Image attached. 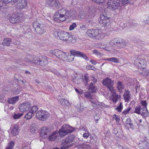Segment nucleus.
<instances>
[{"instance_id": "9", "label": "nucleus", "mask_w": 149, "mask_h": 149, "mask_svg": "<svg viewBox=\"0 0 149 149\" xmlns=\"http://www.w3.org/2000/svg\"><path fill=\"white\" fill-rule=\"evenodd\" d=\"M107 8L113 11L120 6V0H109L107 2Z\"/></svg>"}, {"instance_id": "10", "label": "nucleus", "mask_w": 149, "mask_h": 149, "mask_svg": "<svg viewBox=\"0 0 149 149\" xmlns=\"http://www.w3.org/2000/svg\"><path fill=\"white\" fill-rule=\"evenodd\" d=\"M54 34L57 36V38L60 40H67V38L69 36V33L65 31H63L60 30L55 31L54 32Z\"/></svg>"}, {"instance_id": "39", "label": "nucleus", "mask_w": 149, "mask_h": 149, "mask_svg": "<svg viewBox=\"0 0 149 149\" xmlns=\"http://www.w3.org/2000/svg\"><path fill=\"white\" fill-rule=\"evenodd\" d=\"M141 109L140 105H139L137 107H136L135 108V111H134V113H137L138 114H140Z\"/></svg>"}, {"instance_id": "6", "label": "nucleus", "mask_w": 149, "mask_h": 149, "mask_svg": "<svg viewBox=\"0 0 149 149\" xmlns=\"http://www.w3.org/2000/svg\"><path fill=\"white\" fill-rule=\"evenodd\" d=\"M33 27L34 28L35 31L38 34L42 35L45 32V25L43 24H40L37 21L33 22Z\"/></svg>"}, {"instance_id": "37", "label": "nucleus", "mask_w": 149, "mask_h": 149, "mask_svg": "<svg viewBox=\"0 0 149 149\" xmlns=\"http://www.w3.org/2000/svg\"><path fill=\"white\" fill-rule=\"evenodd\" d=\"M59 59L64 61H65L67 60V57L66 55V54L63 52L62 54L59 57Z\"/></svg>"}, {"instance_id": "30", "label": "nucleus", "mask_w": 149, "mask_h": 149, "mask_svg": "<svg viewBox=\"0 0 149 149\" xmlns=\"http://www.w3.org/2000/svg\"><path fill=\"white\" fill-rule=\"evenodd\" d=\"M112 93V100L113 102L115 104L117 102L118 97H120V95H117L115 92H114V91Z\"/></svg>"}, {"instance_id": "12", "label": "nucleus", "mask_w": 149, "mask_h": 149, "mask_svg": "<svg viewBox=\"0 0 149 149\" xmlns=\"http://www.w3.org/2000/svg\"><path fill=\"white\" fill-rule=\"evenodd\" d=\"M40 58L34 57L30 55H29L27 57L25 58V61L29 64H34L39 65Z\"/></svg>"}, {"instance_id": "24", "label": "nucleus", "mask_w": 149, "mask_h": 149, "mask_svg": "<svg viewBox=\"0 0 149 149\" xmlns=\"http://www.w3.org/2000/svg\"><path fill=\"white\" fill-rule=\"evenodd\" d=\"M63 51L58 49H55L50 51V52L52 54L56 56L57 58L59 59V57L62 54Z\"/></svg>"}, {"instance_id": "16", "label": "nucleus", "mask_w": 149, "mask_h": 149, "mask_svg": "<svg viewBox=\"0 0 149 149\" xmlns=\"http://www.w3.org/2000/svg\"><path fill=\"white\" fill-rule=\"evenodd\" d=\"M80 17L81 19L86 23H90L91 22V19L93 17V15L90 13H88L85 15H80Z\"/></svg>"}, {"instance_id": "50", "label": "nucleus", "mask_w": 149, "mask_h": 149, "mask_svg": "<svg viewBox=\"0 0 149 149\" xmlns=\"http://www.w3.org/2000/svg\"><path fill=\"white\" fill-rule=\"evenodd\" d=\"M140 103L141 105V106H143V107H147V103L146 100L141 101Z\"/></svg>"}, {"instance_id": "54", "label": "nucleus", "mask_w": 149, "mask_h": 149, "mask_svg": "<svg viewBox=\"0 0 149 149\" xmlns=\"http://www.w3.org/2000/svg\"><path fill=\"white\" fill-rule=\"evenodd\" d=\"M67 40H66V41H67L68 42H70V41H71L73 40V36L71 35H69V36H68V37L67 38Z\"/></svg>"}, {"instance_id": "31", "label": "nucleus", "mask_w": 149, "mask_h": 149, "mask_svg": "<svg viewBox=\"0 0 149 149\" xmlns=\"http://www.w3.org/2000/svg\"><path fill=\"white\" fill-rule=\"evenodd\" d=\"M60 102L61 104L63 106H68L69 105L68 101L65 99H61Z\"/></svg>"}, {"instance_id": "23", "label": "nucleus", "mask_w": 149, "mask_h": 149, "mask_svg": "<svg viewBox=\"0 0 149 149\" xmlns=\"http://www.w3.org/2000/svg\"><path fill=\"white\" fill-rule=\"evenodd\" d=\"M19 132V127L17 125H15L11 129V133L13 136L17 135Z\"/></svg>"}, {"instance_id": "15", "label": "nucleus", "mask_w": 149, "mask_h": 149, "mask_svg": "<svg viewBox=\"0 0 149 149\" xmlns=\"http://www.w3.org/2000/svg\"><path fill=\"white\" fill-rule=\"evenodd\" d=\"M135 64L137 66L140 68L144 69L146 63V61L142 59H136L135 61Z\"/></svg>"}, {"instance_id": "38", "label": "nucleus", "mask_w": 149, "mask_h": 149, "mask_svg": "<svg viewBox=\"0 0 149 149\" xmlns=\"http://www.w3.org/2000/svg\"><path fill=\"white\" fill-rule=\"evenodd\" d=\"M33 114H34L30 111L28 113L25 115L24 118L26 120L30 119Z\"/></svg>"}, {"instance_id": "42", "label": "nucleus", "mask_w": 149, "mask_h": 149, "mask_svg": "<svg viewBox=\"0 0 149 149\" xmlns=\"http://www.w3.org/2000/svg\"><path fill=\"white\" fill-rule=\"evenodd\" d=\"M84 95L86 98L89 100L90 101L91 99H93L92 98L91 95L89 93H84Z\"/></svg>"}, {"instance_id": "1", "label": "nucleus", "mask_w": 149, "mask_h": 149, "mask_svg": "<svg viewBox=\"0 0 149 149\" xmlns=\"http://www.w3.org/2000/svg\"><path fill=\"white\" fill-rule=\"evenodd\" d=\"M70 11L65 8H63L59 10L58 12H56L53 16L54 20L60 22L65 20L66 18L69 19L73 17Z\"/></svg>"}, {"instance_id": "57", "label": "nucleus", "mask_w": 149, "mask_h": 149, "mask_svg": "<svg viewBox=\"0 0 149 149\" xmlns=\"http://www.w3.org/2000/svg\"><path fill=\"white\" fill-rule=\"evenodd\" d=\"M84 78L85 84L86 85L88 82V77L86 75H85L84 76Z\"/></svg>"}, {"instance_id": "22", "label": "nucleus", "mask_w": 149, "mask_h": 149, "mask_svg": "<svg viewBox=\"0 0 149 149\" xmlns=\"http://www.w3.org/2000/svg\"><path fill=\"white\" fill-rule=\"evenodd\" d=\"M20 17L17 15H12L10 18V20L11 23L14 24L19 22L20 20Z\"/></svg>"}, {"instance_id": "5", "label": "nucleus", "mask_w": 149, "mask_h": 149, "mask_svg": "<svg viewBox=\"0 0 149 149\" xmlns=\"http://www.w3.org/2000/svg\"><path fill=\"white\" fill-rule=\"evenodd\" d=\"M74 130V128L68 125H63L61 128L59 130V134L61 137L64 136L68 133H71Z\"/></svg>"}, {"instance_id": "40", "label": "nucleus", "mask_w": 149, "mask_h": 149, "mask_svg": "<svg viewBox=\"0 0 149 149\" xmlns=\"http://www.w3.org/2000/svg\"><path fill=\"white\" fill-rule=\"evenodd\" d=\"M14 142L11 141L8 144V146L5 149H12L14 146Z\"/></svg>"}, {"instance_id": "36", "label": "nucleus", "mask_w": 149, "mask_h": 149, "mask_svg": "<svg viewBox=\"0 0 149 149\" xmlns=\"http://www.w3.org/2000/svg\"><path fill=\"white\" fill-rule=\"evenodd\" d=\"M90 101L92 103L93 106L96 107L97 106H99L100 105V102H98L97 101H96L93 100V99H91L90 100Z\"/></svg>"}, {"instance_id": "45", "label": "nucleus", "mask_w": 149, "mask_h": 149, "mask_svg": "<svg viewBox=\"0 0 149 149\" xmlns=\"http://www.w3.org/2000/svg\"><path fill=\"white\" fill-rule=\"evenodd\" d=\"M123 108L122 103L121 102H120L119 106L115 109V110H117L118 112H120L121 111Z\"/></svg>"}, {"instance_id": "3", "label": "nucleus", "mask_w": 149, "mask_h": 149, "mask_svg": "<svg viewBox=\"0 0 149 149\" xmlns=\"http://www.w3.org/2000/svg\"><path fill=\"white\" fill-rule=\"evenodd\" d=\"M105 11L102 13L100 15V23L102 24V25L106 29H109L110 27L111 20L110 18L109 17Z\"/></svg>"}, {"instance_id": "27", "label": "nucleus", "mask_w": 149, "mask_h": 149, "mask_svg": "<svg viewBox=\"0 0 149 149\" xmlns=\"http://www.w3.org/2000/svg\"><path fill=\"white\" fill-rule=\"evenodd\" d=\"M11 41V39L10 38H4L3 41L2 45L3 46H9L10 45Z\"/></svg>"}, {"instance_id": "34", "label": "nucleus", "mask_w": 149, "mask_h": 149, "mask_svg": "<svg viewBox=\"0 0 149 149\" xmlns=\"http://www.w3.org/2000/svg\"><path fill=\"white\" fill-rule=\"evenodd\" d=\"M106 60L108 61H111L116 63H118L119 62L118 59L115 57H112L107 58Z\"/></svg>"}, {"instance_id": "11", "label": "nucleus", "mask_w": 149, "mask_h": 149, "mask_svg": "<svg viewBox=\"0 0 149 149\" xmlns=\"http://www.w3.org/2000/svg\"><path fill=\"white\" fill-rule=\"evenodd\" d=\"M102 84L103 85L106 86L111 92L114 91L113 87L114 81L111 79L107 77L104 79L102 81Z\"/></svg>"}, {"instance_id": "43", "label": "nucleus", "mask_w": 149, "mask_h": 149, "mask_svg": "<svg viewBox=\"0 0 149 149\" xmlns=\"http://www.w3.org/2000/svg\"><path fill=\"white\" fill-rule=\"evenodd\" d=\"M31 110L30 111L32 112L33 114L35 113L38 109V106L36 105L33 106L31 108Z\"/></svg>"}, {"instance_id": "61", "label": "nucleus", "mask_w": 149, "mask_h": 149, "mask_svg": "<svg viewBox=\"0 0 149 149\" xmlns=\"http://www.w3.org/2000/svg\"><path fill=\"white\" fill-rule=\"evenodd\" d=\"M94 2L97 3H103L104 0H92Z\"/></svg>"}, {"instance_id": "19", "label": "nucleus", "mask_w": 149, "mask_h": 149, "mask_svg": "<svg viewBox=\"0 0 149 149\" xmlns=\"http://www.w3.org/2000/svg\"><path fill=\"white\" fill-rule=\"evenodd\" d=\"M75 138V136L73 135H69L68 137L65 139L62 143L64 145L69 144L73 141Z\"/></svg>"}, {"instance_id": "41", "label": "nucleus", "mask_w": 149, "mask_h": 149, "mask_svg": "<svg viewBox=\"0 0 149 149\" xmlns=\"http://www.w3.org/2000/svg\"><path fill=\"white\" fill-rule=\"evenodd\" d=\"M21 91V89L20 87V86H18L17 88H15L14 90H13V92L14 94L16 95H17L20 93Z\"/></svg>"}, {"instance_id": "58", "label": "nucleus", "mask_w": 149, "mask_h": 149, "mask_svg": "<svg viewBox=\"0 0 149 149\" xmlns=\"http://www.w3.org/2000/svg\"><path fill=\"white\" fill-rule=\"evenodd\" d=\"M88 67L89 68H88V69H91L94 70L96 69L95 68V67L91 65H89V66H86V68L87 69H88Z\"/></svg>"}, {"instance_id": "51", "label": "nucleus", "mask_w": 149, "mask_h": 149, "mask_svg": "<svg viewBox=\"0 0 149 149\" xmlns=\"http://www.w3.org/2000/svg\"><path fill=\"white\" fill-rule=\"evenodd\" d=\"M72 144H71L67 146H63L61 147V149H67L70 147L72 146Z\"/></svg>"}, {"instance_id": "7", "label": "nucleus", "mask_w": 149, "mask_h": 149, "mask_svg": "<svg viewBox=\"0 0 149 149\" xmlns=\"http://www.w3.org/2000/svg\"><path fill=\"white\" fill-rule=\"evenodd\" d=\"M46 5L50 8L54 9L55 7L57 9H59L61 7V4L58 0H46Z\"/></svg>"}, {"instance_id": "21", "label": "nucleus", "mask_w": 149, "mask_h": 149, "mask_svg": "<svg viewBox=\"0 0 149 149\" xmlns=\"http://www.w3.org/2000/svg\"><path fill=\"white\" fill-rule=\"evenodd\" d=\"M123 96L125 102H128L131 98L130 92L128 90H125Z\"/></svg>"}, {"instance_id": "8", "label": "nucleus", "mask_w": 149, "mask_h": 149, "mask_svg": "<svg viewBox=\"0 0 149 149\" xmlns=\"http://www.w3.org/2000/svg\"><path fill=\"white\" fill-rule=\"evenodd\" d=\"M36 118L39 120L45 121L48 119L49 116V114L47 111L41 110L36 112Z\"/></svg>"}, {"instance_id": "2", "label": "nucleus", "mask_w": 149, "mask_h": 149, "mask_svg": "<svg viewBox=\"0 0 149 149\" xmlns=\"http://www.w3.org/2000/svg\"><path fill=\"white\" fill-rule=\"evenodd\" d=\"M86 34L91 38L98 40L102 39L104 37V34L99 29H89L87 31Z\"/></svg>"}, {"instance_id": "26", "label": "nucleus", "mask_w": 149, "mask_h": 149, "mask_svg": "<svg viewBox=\"0 0 149 149\" xmlns=\"http://www.w3.org/2000/svg\"><path fill=\"white\" fill-rule=\"evenodd\" d=\"M116 87L118 91L121 93L124 89V86L122 82L119 81L117 83Z\"/></svg>"}, {"instance_id": "48", "label": "nucleus", "mask_w": 149, "mask_h": 149, "mask_svg": "<svg viewBox=\"0 0 149 149\" xmlns=\"http://www.w3.org/2000/svg\"><path fill=\"white\" fill-rule=\"evenodd\" d=\"M22 115V113H18L17 114H15L13 116V118L15 119L19 118Z\"/></svg>"}, {"instance_id": "59", "label": "nucleus", "mask_w": 149, "mask_h": 149, "mask_svg": "<svg viewBox=\"0 0 149 149\" xmlns=\"http://www.w3.org/2000/svg\"><path fill=\"white\" fill-rule=\"evenodd\" d=\"M90 134V133L89 132L87 133L85 132L84 133L83 135V136L84 138H87Z\"/></svg>"}, {"instance_id": "32", "label": "nucleus", "mask_w": 149, "mask_h": 149, "mask_svg": "<svg viewBox=\"0 0 149 149\" xmlns=\"http://www.w3.org/2000/svg\"><path fill=\"white\" fill-rule=\"evenodd\" d=\"M125 123L126 125H129L131 128L132 129L134 128L133 125L132 123V120L130 118H129L126 120Z\"/></svg>"}, {"instance_id": "35", "label": "nucleus", "mask_w": 149, "mask_h": 149, "mask_svg": "<svg viewBox=\"0 0 149 149\" xmlns=\"http://www.w3.org/2000/svg\"><path fill=\"white\" fill-rule=\"evenodd\" d=\"M4 1L5 0H3L0 1V9L1 10L6 8V4L8 3Z\"/></svg>"}, {"instance_id": "13", "label": "nucleus", "mask_w": 149, "mask_h": 149, "mask_svg": "<svg viewBox=\"0 0 149 149\" xmlns=\"http://www.w3.org/2000/svg\"><path fill=\"white\" fill-rule=\"evenodd\" d=\"M20 111L22 112L28 111L31 107V104L29 102H24L19 106Z\"/></svg>"}, {"instance_id": "25", "label": "nucleus", "mask_w": 149, "mask_h": 149, "mask_svg": "<svg viewBox=\"0 0 149 149\" xmlns=\"http://www.w3.org/2000/svg\"><path fill=\"white\" fill-rule=\"evenodd\" d=\"M47 63V61L45 56L39 58V65L41 66H45Z\"/></svg>"}, {"instance_id": "60", "label": "nucleus", "mask_w": 149, "mask_h": 149, "mask_svg": "<svg viewBox=\"0 0 149 149\" xmlns=\"http://www.w3.org/2000/svg\"><path fill=\"white\" fill-rule=\"evenodd\" d=\"M80 28L83 30H85L86 29V26L85 25L80 24Z\"/></svg>"}, {"instance_id": "56", "label": "nucleus", "mask_w": 149, "mask_h": 149, "mask_svg": "<svg viewBox=\"0 0 149 149\" xmlns=\"http://www.w3.org/2000/svg\"><path fill=\"white\" fill-rule=\"evenodd\" d=\"M113 118L114 119H115L116 121L119 122L120 120V118L118 116L116 115L113 116Z\"/></svg>"}, {"instance_id": "55", "label": "nucleus", "mask_w": 149, "mask_h": 149, "mask_svg": "<svg viewBox=\"0 0 149 149\" xmlns=\"http://www.w3.org/2000/svg\"><path fill=\"white\" fill-rule=\"evenodd\" d=\"M75 91L80 94H83L84 93V91L81 89H78L77 88H75Z\"/></svg>"}, {"instance_id": "29", "label": "nucleus", "mask_w": 149, "mask_h": 149, "mask_svg": "<svg viewBox=\"0 0 149 149\" xmlns=\"http://www.w3.org/2000/svg\"><path fill=\"white\" fill-rule=\"evenodd\" d=\"M141 114L142 116H146L148 114V111L147 108L143 107L141 106Z\"/></svg>"}, {"instance_id": "17", "label": "nucleus", "mask_w": 149, "mask_h": 149, "mask_svg": "<svg viewBox=\"0 0 149 149\" xmlns=\"http://www.w3.org/2000/svg\"><path fill=\"white\" fill-rule=\"evenodd\" d=\"M139 146L140 149H149V143L146 140L140 141Z\"/></svg>"}, {"instance_id": "62", "label": "nucleus", "mask_w": 149, "mask_h": 149, "mask_svg": "<svg viewBox=\"0 0 149 149\" xmlns=\"http://www.w3.org/2000/svg\"><path fill=\"white\" fill-rule=\"evenodd\" d=\"M80 147L82 148H84L86 146V144L85 143H82L79 144Z\"/></svg>"}, {"instance_id": "46", "label": "nucleus", "mask_w": 149, "mask_h": 149, "mask_svg": "<svg viewBox=\"0 0 149 149\" xmlns=\"http://www.w3.org/2000/svg\"><path fill=\"white\" fill-rule=\"evenodd\" d=\"M131 109V108L130 107H129L125 109L123 112L122 113H123L124 115H125L126 114H128L129 113Z\"/></svg>"}, {"instance_id": "53", "label": "nucleus", "mask_w": 149, "mask_h": 149, "mask_svg": "<svg viewBox=\"0 0 149 149\" xmlns=\"http://www.w3.org/2000/svg\"><path fill=\"white\" fill-rule=\"evenodd\" d=\"M132 0H122V5H125L127 4L130 3Z\"/></svg>"}, {"instance_id": "44", "label": "nucleus", "mask_w": 149, "mask_h": 149, "mask_svg": "<svg viewBox=\"0 0 149 149\" xmlns=\"http://www.w3.org/2000/svg\"><path fill=\"white\" fill-rule=\"evenodd\" d=\"M46 70L47 71L51 72L57 75H60V73L57 72V70L55 69H46Z\"/></svg>"}, {"instance_id": "64", "label": "nucleus", "mask_w": 149, "mask_h": 149, "mask_svg": "<svg viewBox=\"0 0 149 149\" xmlns=\"http://www.w3.org/2000/svg\"><path fill=\"white\" fill-rule=\"evenodd\" d=\"M93 53L97 55H100V53L96 50H94L93 51Z\"/></svg>"}, {"instance_id": "14", "label": "nucleus", "mask_w": 149, "mask_h": 149, "mask_svg": "<svg viewBox=\"0 0 149 149\" xmlns=\"http://www.w3.org/2000/svg\"><path fill=\"white\" fill-rule=\"evenodd\" d=\"M71 54L73 56L82 58L86 61L88 60V57L83 53L79 51L72 50L70 51Z\"/></svg>"}, {"instance_id": "20", "label": "nucleus", "mask_w": 149, "mask_h": 149, "mask_svg": "<svg viewBox=\"0 0 149 149\" xmlns=\"http://www.w3.org/2000/svg\"><path fill=\"white\" fill-rule=\"evenodd\" d=\"M16 5V7L18 8L22 9L25 8L26 7V0H21V1H18Z\"/></svg>"}, {"instance_id": "18", "label": "nucleus", "mask_w": 149, "mask_h": 149, "mask_svg": "<svg viewBox=\"0 0 149 149\" xmlns=\"http://www.w3.org/2000/svg\"><path fill=\"white\" fill-rule=\"evenodd\" d=\"M50 132V130L47 127H44L41 129L40 135L43 138H45L47 137Z\"/></svg>"}, {"instance_id": "33", "label": "nucleus", "mask_w": 149, "mask_h": 149, "mask_svg": "<svg viewBox=\"0 0 149 149\" xmlns=\"http://www.w3.org/2000/svg\"><path fill=\"white\" fill-rule=\"evenodd\" d=\"M57 134L54 132L52 134L50 135L49 137V140L50 141H54L57 138Z\"/></svg>"}, {"instance_id": "4", "label": "nucleus", "mask_w": 149, "mask_h": 149, "mask_svg": "<svg viewBox=\"0 0 149 149\" xmlns=\"http://www.w3.org/2000/svg\"><path fill=\"white\" fill-rule=\"evenodd\" d=\"M110 44L111 45L114 47H116L118 48H122L125 46L126 42L121 38H116L112 40Z\"/></svg>"}, {"instance_id": "63", "label": "nucleus", "mask_w": 149, "mask_h": 149, "mask_svg": "<svg viewBox=\"0 0 149 149\" xmlns=\"http://www.w3.org/2000/svg\"><path fill=\"white\" fill-rule=\"evenodd\" d=\"M94 119L95 120V122L96 123H97L98 122V120L100 119V118H99L97 115H96L94 117Z\"/></svg>"}, {"instance_id": "47", "label": "nucleus", "mask_w": 149, "mask_h": 149, "mask_svg": "<svg viewBox=\"0 0 149 149\" xmlns=\"http://www.w3.org/2000/svg\"><path fill=\"white\" fill-rule=\"evenodd\" d=\"M19 1H21V0H5L4 1L7 3L11 2L12 4L15 3Z\"/></svg>"}, {"instance_id": "52", "label": "nucleus", "mask_w": 149, "mask_h": 149, "mask_svg": "<svg viewBox=\"0 0 149 149\" xmlns=\"http://www.w3.org/2000/svg\"><path fill=\"white\" fill-rule=\"evenodd\" d=\"M89 88L91 91V92L94 93L96 91V87L94 86H93L89 87Z\"/></svg>"}, {"instance_id": "28", "label": "nucleus", "mask_w": 149, "mask_h": 149, "mask_svg": "<svg viewBox=\"0 0 149 149\" xmlns=\"http://www.w3.org/2000/svg\"><path fill=\"white\" fill-rule=\"evenodd\" d=\"M19 100V96H17L9 99L8 101L9 104H14Z\"/></svg>"}, {"instance_id": "49", "label": "nucleus", "mask_w": 149, "mask_h": 149, "mask_svg": "<svg viewBox=\"0 0 149 149\" xmlns=\"http://www.w3.org/2000/svg\"><path fill=\"white\" fill-rule=\"evenodd\" d=\"M77 25L75 23H73L70 26L69 29L70 31L72 30Z\"/></svg>"}]
</instances>
